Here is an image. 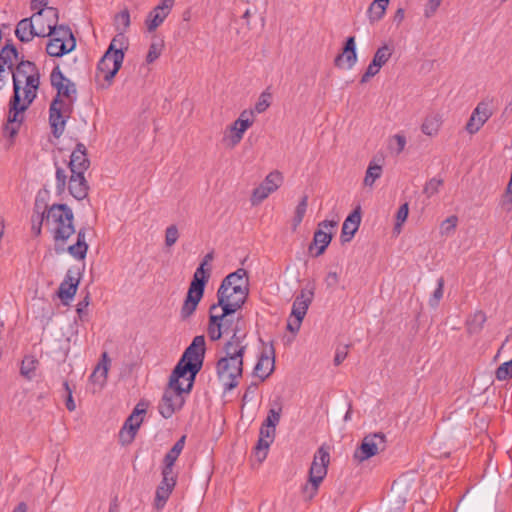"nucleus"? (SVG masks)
Returning <instances> with one entry per match:
<instances>
[{
	"label": "nucleus",
	"mask_w": 512,
	"mask_h": 512,
	"mask_svg": "<svg viewBox=\"0 0 512 512\" xmlns=\"http://www.w3.org/2000/svg\"><path fill=\"white\" fill-rule=\"evenodd\" d=\"M205 350L204 336L194 337L174 368L158 405L164 418H171L183 407L185 395L191 391L195 376L202 368Z\"/></svg>",
	"instance_id": "f257e3e1"
},
{
	"label": "nucleus",
	"mask_w": 512,
	"mask_h": 512,
	"mask_svg": "<svg viewBox=\"0 0 512 512\" xmlns=\"http://www.w3.org/2000/svg\"><path fill=\"white\" fill-rule=\"evenodd\" d=\"M10 72L13 79V96L10 101L30 106L37 97L40 85L37 66L31 61L21 60Z\"/></svg>",
	"instance_id": "f03ea898"
},
{
	"label": "nucleus",
	"mask_w": 512,
	"mask_h": 512,
	"mask_svg": "<svg viewBox=\"0 0 512 512\" xmlns=\"http://www.w3.org/2000/svg\"><path fill=\"white\" fill-rule=\"evenodd\" d=\"M248 294L247 272L240 268L224 278L217 291V303L213 305L238 311L246 302Z\"/></svg>",
	"instance_id": "7ed1b4c3"
},
{
	"label": "nucleus",
	"mask_w": 512,
	"mask_h": 512,
	"mask_svg": "<svg viewBox=\"0 0 512 512\" xmlns=\"http://www.w3.org/2000/svg\"><path fill=\"white\" fill-rule=\"evenodd\" d=\"M242 318L229 308L211 305L209 309V322L207 335L211 341H218L222 336L232 333L231 336L244 335Z\"/></svg>",
	"instance_id": "20e7f679"
},
{
	"label": "nucleus",
	"mask_w": 512,
	"mask_h": 512,
	"mask_svg": "<svg viewBox=\"0 0 512 512\" xmlns=\"http://www.w3.org/2000/svg\"><path fill=\"white\" fill-rule=\"evenodd\" d=\"M42 222L51 233L56 246H63L75 233L73 212L65 204H54L47 208L43 213Z\"/></svg>",
	"instance_id": "39448f33"
},
{
	"label": "nucleus",
	"mask_w": 512,
	"mask_h": 512,
	"mask_svg": "<svg viewBox=\"0 0 512 512\" xmlns=\"http://www.w3.org/2000/svg\"><path fill=\"white\" fill-rule=\"evenodd\" d=\"M213 260V253H207L199 267L196 269L193 280L190 283L186 299L181 308V317L187 319L196 310L204 294V288L209 279V269L205 267Z\"/></svg>",
	"instance_id": "423d86ee"
},
{
	"label": "nucleus",
	"mask_w": 512,
	"mask_h": 512,
	"mask_svg": "<svg viewBox=\"0 0 512 512\" xmlns=\"http://www.w3.org/2000/svg\"><path fill=\"white\" fill-rule=\"evenodd\" d=\"M330 454L327 448L321 446L314 454L309 469L308 482L303 487L305 497L311 500L317 493L320 484L327 475Z\"/></svg>",
	"instance_id": "0eeeda50"
},
{
	"label": "nucleus",
	"mask_w": 512,
	"mask_h": 512,
	"mask_svg": "<svg viewBox=\"0 0 512 512\" xmlns=\"http://www.w3.org/2000/svg\"><path fill=\"white\" fill-rule=\"evenodd\" d=\"M66 186L68 187L69 193L77 200H82L86 198L88 195L89 185L83 173L70 172V176H68L67 172L64 169L57 167V194H63L66 190Z\"/></svg>",
	"instance_id": "6e6552de"
},
{
	"label": "nucleus",
	"mask_w": 512,
	"mask_h": 512,
	"mask_svg": "<svg viewBox=\"0 0 512 512\" xmlns=\"http://www.w3.org/2000/svg\"><path fill=\"white\" fill-rule=\"evenodd\" d=\"M315 292V285L309 284L302 288L295 297L292 304V310L287 322V330L293 334L300 330L302 321L306 316L309 306L311 305Z\"/></svg>",
	"instance_id": "1a4fd4ad"
},
{
	"label": "nucleus",
	"mask_w": 512,
	"mask_h": 512,
	"mask_svg": "<svg viewBox=\"0 0 512 512\" xmlns=\"http://www.w3.org/2000/svg\"><path fill=\"white\" fill-rule=\"evenodd\" d=\"M50 40L46 46V52L52 57H61L73 51L76 40L68 26L60 25L55 30H49Z\"/></svg>",
	"instance_id": "9d476101"
},
{
	"label": "nucleus",
	"mask_w": 512,
	"mask_h": 512,
	"mask_svg": "<svg viewBox=\"0 0 512 512\" xmlns=\"http://www.w3.org/2000/svg\"><path fill=\"white\" fill-rule=\"evenodd\" d=\"M253 124V111L243 110L239 117L224 129L221 139L224 147L227 149L235 148L243 140L244 134Z\"/></svg>",
	"instance_id": "9b49d317"
},
{
	"label": "nucleus",
	"mask_w": 512,
	"mask_h": 512,
	"mask_svg": "<svg viewBox=\"0 0 512 512\" xmlns=\"http://www.w3.org/2000/svg\"><path fill=\"white\" fill-rule=\"evenodd\" d=\"M51 85L57 90L54 100H60L62 105L72 107L77 97L75 84L65 77L59 67H55L50 75Z\"/></svg>",
	"instance_id": "f8f14e48"
},
{
	"label": "nucleus",
	"mask_w": 512,
	"mask_h": 512,
	"mask_svg": "<svg viewBox=\"0 0 512 512\" xmlns=\"http://www.w3.org/2000/svg\"><path fill=\"white\" fill-rule=\"evenodd\" d=\"M115 45L109 46L105 54L100 59L97 66L96 77L105 81V86H109L122 66L124 53L120 51L113 52Z\"/></svg>",
	"instance_id": "ddd939ff"
},
{
	"label": "nucleus",
	"mask_w": 512,
	"mask_h": 512,
	"mask_svg": "<svg viewBox=\"0 0 512 512\" xmlns=\"http://www.w3.org/2000/svg\"><path fill=\"white\" fill-rule=\"evenodd\" d=\"M284 183V175L279 170H273L263 181L253 189L250 202L252 206L260 205L271 194L275 193Z\"/></svg>",
	"instance_id": "4468645a"
},
{
	"label": "nucleus",
	"mask_w": 512,
	"mask_h": 512,
	"mask_svg": "<svg viewBox=\"0 0 512 512\" xmlns=\"http://www.w3.org/2000/svg\"><path fill=\"white\" fill-rule=\"evenodd\" d=\"M216 368L219 379L231 390L237 386V380L242 376L243 361L238 358H218Z\"/></svg>",
	"instance_id": "2eb2a0df"
},
{
	"label": "nucleus",
	"mask_w": 512,
	"mask_h": 512,
	"mask_svg": "<svg viewBox=\"0 0 512 512\" xmlns=\"http://www.w3.org/2000/svg\"><path fill=\"white\" fill-rule=\"evenodd\" d=\"M148 403L140 401L133 409L131 415L126 419L124 426L122 427L119 437L122 444H130L140 428L144 415L146 413Z\"/></svg>",
	"instance_id": "dca6fc26"
},
{
	"label": "nucleus",
	"mask_w": 512,
	"mask_h": 512,
	"mask_svg": "<svg viewBox=\"0 0 512 512\" xmlns=\"http://www.w3.org/2000/svg\"><path fill=\"white\" fill-rule=\"evenodd\" d=\"M385 435L374 433L363 438L361 445L354 452V459L361 463L385 449Z\"/></svg>",
	"instance_id": "f3484780"
},
{
	"label": "nucleus",
	"mask_w": 512,
	"mask_h": 512,
	"mask_svg": "<svg viewBox=\"0 0 512 512\" xmlns=\"http://www.w3.org/2000/svg\"><path fill=\"white\" fill-rule=\"evenodd\" d=\"M395 51V46L392 42H384L374 53L372 61L366 68V71L361 77L360 82L366 83L372 77L377 75L381 68L390 60Z\"/></svg>",
	"instance_id": "a211bd4d"
},
{
	"label": "nucleus",
	"mask_w": 512,
	"mask_h": 512,
	"mask_svg": "<svg viewBox=\"0 0 512 512\" xmlns=\"http://www.w3.org/2000/svg\"><path fill=\"white\" fill-rule=\"evenodd\" d=\"M73 108L62 105L60 100H53L49 110V122L54 136L60 137L64 130L66 120L70 117Z\"/></svg>",
	"instance_id": "6ab92c4d"
},
{
	"label": "nucleus",
	"mask_w": 512,
	"mask_h": 512,
	"mask_svg": "<svg viewBox=\"0 0 512 512\" xmlns=\"http://www.w3.org/2000/svg\"><path fill=\"white\" fill-rule=\"evenodd\" d=\"M31 18L38 32V37H46L49 35V30H55L58 27V10L56 8H49L47 11H37Z\"/></svg>",
	"instance_id": "aec40b11"
},
{
	"label": "nucleus",
	"mask_w": 512,
	"mask_h": 512,
	"mask_svg": "<svg viewBox=\"0 0 512 512\" xmlns=\"http://www.w3.org/2000/svg\"><path fill=\"white\" fill-rule=\"evenodd\" d=\"M338 220H324L318 224V229L314 233L313 243L310 249L317 248L316 256L324 253L332 240L333 230L336 228Z\"/></svg>",
	"instance_id": "412c9836"
},
{
	"label": "nucleus",
	"mask_w": 512,
	"mask_h": 512,
	"mask_svg": "<svg viewBox=\"0 0 512 512\" xmlns=\"http://www.w3.org/2000/svg\"><path fill=\"white\" fill-rule=\"evenodd\" d=\"M492 114L493 112L488 102H479L472 111V114L465 125V130L470 135L476 134L489 120Z\"/></svg>",
	"instance_id": "4be33fe9"
},
{
	"label": "nucleus",
	"mask_w": 512,
	"mask_h": 512,
	"mask_svg": "<svg viewBox=\"0 0 512 512\" xmlns=\"http://www.w3.org/2000/svg\"><path fill=\"white\" fill-rule=\"evenodd\" d=\"M110 363L111 360L108 357V354L104 352L101 356V360L96 365L89 377V383L91 385V391L93 394L100 392L105 387Z\"/></svg>",
	"instance_id": "5701e85b"
},
{
	"label": "nucleus",
	"mask_w": 512,
	"mask_h": 512,
	"mask_svg": "<svg viewBox=\"0 0 512 512\" xmlns=\"http://www.w3.org/2000/svg\"><path fill=\"white\" fill-rule=\"evenodd\" d=\"M247 348L246 334L230 336L219 353V358L242 359Z\"/></svg>",
	"instance_id": "b1692460"
},
{
	"label": "nucleus",
	"mask_w": 512,
	"mask_h": 512,
	"mask_svg": "<svg viewBox=\"0 0 512 512\" xmlns=\"http://www.w3.org/2000/svg\"><path fill=\"white\" fill-rule=\"evenodd\" d=\"M81 273L79 269L71 268L67 271L65 279L59 286L58 296L63 302L71 300L78 289Z\"/></svg>",
	"instance_id": "393cba45"
},
{
	"label": "nucleus",
	"mask_w": 512,
	"mask_h": 512,
	"mask_svg": "<svg viewBox=\"0 0 512 512\" xmlns=\"http://www.w3.org/2000/svg\"><path fill=\"white\" fill-rule=\"evenodd\" d=\"M276 428L262 424L259 433L258 443L254 449V456L259 464L267 457L268 450L274 441Z\"/></svg>",
	"instance_id": "a878e982"
},
{
	"label": "nucleus",
	"mask_w": 512,
	"mask_h": 512,
	"mask_svg": "<svg viewBox=\"0 0 512 512\" xmlns=\"http://www.w3.org/2000/svg\"><path fill=\"white\" fill-rule=\"evenodd\" d=\"M29 106H25L22 104H14V102H9V115L7 123L4 127V134L13 138L19 131L20 124L23 120V112L28 109Z\"/></svg>",
	"instance_id": "bb28decb"
},
{
	"label": "nucleus",
	"mask_w": 512,
	"mask_h": 512,
	"mask_svg": "<svg viewBox=\"0 0 512 512\" xmlns=\"http://www.w3.org/2000/svg\"><path fill=\"white\" fill-rule=\"evenodd\" d=\"M357 60L355 38L349 37L346 40L342 53L335 58V65L340 68L351 69Z\"/></svg>",
	"instance_id": "cd10ccee"
},
{
	"label": "nucleus",
	"mask_w": 512,
	"mask_h": 512,
	"mask_svg": "<svg viewBox=\"0 0 512 512\" xmlns=\"http://www.w3.org/2000/svg\"><path fill=\"white\" fill-rule=\"evenodd\" d=\"M90 162L87 158L86 147L83 144H77L76 148L71 154L69 162L70 172H80L85 174L89 168Z\"/></svg>",
	"instance_id": "c85d7f7f"
},
{
	"label": "nucleus",
	"mask_w": 512,
	"mask_h": 512,
	"mask_svg": "<svg viewBox=\"0 0 512 512\" xmlns=\"http://www.w3.org/2000/svg\"><path fill=\"white\" fill-rule=\"evenodd\" d=\"M275 359L274 351L270 349L269 353H262L254 368V373L261 380L266 379L274 370Z\"/></svg>",
	"instance_id": "c756f323"
},
{
	"label": "nucleus",
	"mask_w": 512,
	"mask_h": 512,
	"mask_svg": "<svg viewBox=\"0 0 512 512\" xmlns=\"http://www.w3.org/2000/svg\"><path fill=\"white\" fill-rule=\"evenodd\" d=\"M361 222L360 208L355 209L344 221L342 226L341 240L349 242L357 232Z\"/></svg>",
	"instance_id": "7c9ffc66"
},
{
	"label": "nucleus",
	"mask_w": 512,
	"mask_h": 512,
	"mask_svg": "<svg viewBox=\"0 0 512 512\" xmlns=\"http://www.w3.org/2000/svg\"><path fill=\"white\" fill-rule=\"evenodd\" d=\"M15 35L21 42H30L34 37H38V32L31 17L24 18L18 22Z\"/></svg>",
	"instance_id": "2f4dec72"
},
{
	"label": "nucleus",
	"mask_w": 512,
	"mask_h": 512,
	"mask_svg": "<svg viewBox=\"0 0 512 512\" xmlns=\"http://www.w3.org/2000/svg\"><path fill=\"white\" fill-rule=\"evenodd\" d=\"M442 123L443 118L439 113L428 114L421 124V131L427 136L434 137L439 133Z\"/></svg>",
	"instance_id": "473e14b6"
},
{
	"label": "nucleus",
	"mask_w": 512,
	"mask_h": 512,
	"mask_svg": "<svg viewBox=\"0 0 512 512\" xmlns=\"http://www.w3.org/2000/svg\"><path fill=\"white\" fill-rule=\"evenodd\" d=\"M86 231L81 228L77 233V241L75 244L68 246L67 250L75 259L83 260L86 257L88 244L86 243Z\"/></svg>",
	"instance_id": "72a5a7b5"
},
{
	"label": "nucleus",
	"mask_w": 512,
	"mask_h": 512,
	"mask_svg": "<svg viewBox=\"0 0 512 512\" xmlns=\"http://www.w3.org/2000/svg\"><path fill=\"white\" fill-rule=\"evenodd\" d=\"M169 14L154 8L149 12L145 20L146 28L149 32L155 31L167 18Z\"/></svg>",
	"instance_id": "f704fd0d"
},
{
	"label": "nucleus",
	"mask_w": 512,
	"mask_h": 512,
	"mask_svg": "<svg viewBox=\"0 0 512 512\" xmlns=\"http://www.w3.org/2000/svg\"><path fill=\"white\" fill-rule=\"evenodd\" d=\"M18 60V51L12 44L5 45L0 52L1 65L8 66L9 71L14 69V62Z\"/></svg>",
	"instance_id": "c9c22d12"
},
{
	"label": "nucleus",
	"mask_w": 512,
	"mask_h": 512,
	"mask_svg": "<svg viewBox=\"0 0 512 512\" xmlns=\"http://www.w3.org/2000/svg\"><path fill=\"white\" fill-rule=\"evenodd\" d=\"M485 322H486V315L482 311L475 312L466 321L468 333H470V334L479 333L482 330Z\"/></svg>",
	"instance_id": "e433bc0d"
},
{
	"label": "nucleus",
	"mask_w": 512,
	"mask_h": 512,
	"mask_svg": "<svg viewBox=\"0 0 512 512\" xmlns=\"http://www.w3.org/2000/svg\"><path fill=\"white\" fill-rule=\"evenodd\" d=\"M383 169L380 164H377L375 161H371L367 167L365 177L363 180V184L366 187H373L375 181L379 179L382 175Z\"/></svg>",
	"instance_id": "4c0bfd02"
},
{
	"label": "nucleus",
	"mask_w": 512,
	"mask_h": 512,
	"mask_svg": "<svg viewBox=\"0 0 512 512\" xmlns=\"http://www.w3.org/2000/svg\"><path fill=\"white\" fill-rule=\"evenodd\" d=\"M271 103H272V93L269 91V89H265L259 95V97L254 105V108L248 109V110L253 111V116L255 117V114L264 113L270 107Z\"/></svg>",
	"instance_id": "58836bf2"
},
{
	"label": "nucleus",
	"mask_w": 512,
	"mask_h": 512,
	"mask_svg": "<svg viewBox=\"0 0 512 512\" xmlns=\"http://www.w3.org/2000/svg\"><path fill=\"white\" fill-rule=\"evenodd\" d=\"M387 7L388 4L374 0L368 8V18L370 23H376L380 21L384 17Z\"/></svg>",
	"instance_id": "ea45409f"
},
{
	"label": "nucleus",
	"mask_w": 512,
	"mask_h": 512,
	"mask_svg": "<svg viewBox=\"0 0 512 512\" xmlns=\"http://www.w3.org/2000/svg\"><path fill=\"white\" fill-rule=\"evenodd\" d=\"M130 13L127 9H124L117 13L113 19V25L118 34H123L127 31L130 26Z\"/></svg>",
	"instance_id": "a19ab883"
},
{
	"label": "nucleus",
	"mask_w": 512,
	"mask_h": 512,
	"mask_svg": "<svg viewBox=\"0 0 512 512\" xmlns=\"http://www.w3.org/2000/svg\"><path fill=\"white\" fill-rule=\"evenodd\" d=\"M163 50L164 41L162 39H153L145 58L146 63L152 64L155 62L161 56Z\"/></svg>",
	"instance_id": "79ce46f5"
},
{
	"label": "nucleus",
	"mask_w": 512,
	"mask_h": 512,
	"mask_svg": "<svg viewBox=\"0 0 512 512\" xmlns=\"http://www.w3.org/2000/svg\"><path fill=\"white\" fill-rule=\"evenodd\" d=\"M308 207V196H303L295 208L294 216L292 219V228L296 230L303 221L306 210Z\"/></svg>",
	"instance_id": "37998d69"
},
{
	"label": "nucleus",
	"mask_w": 512,
	"mask_h": 512,
	"mask_svg": "<svg viewBox=\"0 0 512 512\" xmlns=\"http://www.w3.org/2000/svg\"><path fill=\"white\" fill-rule=\"evenodd\" d=\"M406 143V137L403 134L398 133L389 139L388 149L391 153L399 155L405 149Z\"/></svg>",
	"instance_id": "c03bdc74"
},
{
	"label": "nucleus",
	"mask_w": 512,
	"mask_h": 512,
	"mask_svg": "<svg viewBox=\"0 0 512 512\" xmlns=\"http://www.w3.org/2000/svg\"><path fill=\"white\" fill-rule=\"evenodd\" d=\"M409 205L408 203L402 204L396 214V223L394 225V232L399 234L402 230V226L408 218Z\"/></svg>",
	"instance_id": "a18cd8bd"
},
{
	"label": "nucleus",
	"mask_w": 512,
	"mask_h": 512,
	"mask_svg": "<svg viewBox=\"0 0 512 512\" xmlns=\"http://www.w3.org/2000/svg\"><path fill=\"white\" fill-rule=\"evenodd\" d=\"M37 360L33 356H26L22 360L21 374L28 379L32 378L33 373L36 369Z\"/></svg>",
	"instance_id": "49530a36"
},
{
	"label": "nucleus",
	"mask_w": 512,
	"mask_h": 512,
	"mask_svg": "<svg viewBox=\"0 0 512 512\" xmlns=\"http://www.w3.org/2000/svg\"><path fill=\"white\" fill-rule=\"evenodd\" d=\"M458 224V218L455 215L449 216L440 225V233L443 236H450L454 233Z\"/></svg>",
	"instance_id": "de8ad7c7"
},
{
	"label": "nucleus",
	"mask_w": 512,
	"mask_h": 512,
	"mask_svg": "<svg viewBox=\"0 0 512 512\" xmlns=\"http://www.w3.org/2000/svg\"><path fill=\"white\" fill-rule=\"evenodd\" d=\"M172 491L173 490H169L164 487H157L155 500H154V507L157 510H160L165 506Z\"/></svg>",
	"instance_id": "09e8293b"
},
{
	"label": "nucleus",
	"mask_w": 512,
	"mask_h": 512,
	"mask_svg": "<svg viewBox=\"0 0 512 512\" xmlns=\"http://www.w3.org/2000/svg\"><path fill=\"white\" fill-rule=\"evenodd\" d=\"M444 293V279L440 277L437 280V288L434 290L432 296L429 299V305L432 308H436L439 305L440 300L443 297Z\"/></svg>",
	"instance_id": "8fccbe9b"
},
{
	"label": "nucleus",
	"mask_w": 512,
	"mask_h": 512,
	"mask_svg": "<svg viewBox=\"0 0 512 512\" xmlns=\"http://www.w3.org/2000/svg\"><path fill=\"white\" fill-rule=\"evenodd\" d=\"M442 184L443 181L441 179L432 178L425 184L423 192L427 197H432L438 193Z\"/></svg>",
	"instance_id": "3c124183"
},
{
	"label": "nucleus",
	"mask_w": 512,
	"mask_h": 512,
	"mask_svg": "<svg viewBox=\"0 0 512 512\" xmlns=\"http://www.w3.org/2000/svg\"><path fill=\"white\" fill-rule=\"evenodd\" d=\"M179 239V230L176 225H170L165 230V245L172 247Z\"/></svg>",
	"instance_id": "603ef678"
},
{
	"label": "nucleus",
	"mask_w": 512,
	"mask_h": 512,
	"mask_svg": "<svg viewBox=\"0 0 512 512\" xmlns=\"http://www.w3.org/2000/svg\"><path fill=\"white\" fill-rule=\"evenodd\" d=\"M512 377V359L501 364L496 370V378L498 380H507Z\"/></svg>",
	"instance_id": "864d4df0"
},
{
	"label": "nucleus",
	"mask_w": 512,
	"mask_h": 512,
	"mask_svg": "<svg viewBox=\"0 0 512 512\" xmlns=\"http://www.w3.org/2000/svg\"><path fill=\"white\" fill-rule=\"evenodd\" d=\"M281 408H271L268 412L266 420L263 422L264 425L275 427L278 425L281 418Z\"/></svg>",
	"instance_id": "5fc2aeb1"
},
{
	"label": "nucleus",
	"mask_w": 512,
	"mask_h": 512,
	"mask_svg": "<svg viewBox=\"0 0 512 512\" xmlns=\"http://www.w3.org/2000/svg\"><path fill=\"white\" fill-rule=\"evenodd\" d=\"M162 476V481L158 487H164L169 490H173L176 484V477L174 476L173 471L163 470Z\"/></svg>",
	"instance_id": "6e6d98bb"
},
{
	"label": "nucleus",
	"mask_w": 512,
	"mask_h": 512,
	"mask_svg": "<svg viewBox=\"0 0 512 512\" xmlns=\"http://www.w3.org/2000/svg\"><path fill=\"white\" fill-rule=\"evenodd\" d=\"M442 1L443 0H428L424 6V17L427 19L433 17L441 6Z\"/></svg>",
	"instance_id": "4d7b16f0"
},
{
	"label": "nucleus",
	"mask_w": 512,
	"mask_h": 512,
	"mask_svg": "<svg viewBox=\"0 0 512 512\" xmlns=\"http://www.w3.org/2000/svg\"><path fill=\"white\" fill-rule=\"evenodd\" d=\"M115 45L113 52L120 51V53H124V50L127 49V39L123 34H117L111 41L109 46Z\"/></svg>",
	"instance_id": "13d9d810"
},
{
	"label": "nucleus",
	"mask_w": 512,
	"mask_h": 512,
	"mask_svg": "<svg viewBox=\"0 0 512 512\" xmlns=\"http://www.w3.org/2000/svg\"><path fill=\"white\" fill-rule=\"evenodd\" d=\"M64 388L67 392V397H66V401H65V405H66V408L70 411V412H73L76 410V404H75V401L73 399V395H72V390L71 388L69 387V384L68 382H65L64 383Z\"/></svg>",
	"instance_id": "bf43d9fd"
},
{
	"label": "nucleus",
	"mask_w": 512,
	"mask_h": 512,
	"mask_svg": "<svg viewBox=\"0 0 512 512\" xmlns=\"http://www.w3.org/2000/svg\"><path fill=\"white\" fill-rule=\"evenodd\" d=\"M178 457L179 455L170 450L164 458L165 467L163 468V470L173 471V465Z\"/></svg>",
	"instance_id": "052dcab7"
},
{
	"label": "nucleus",
	"mask_w": 512,
	"mask_h": 512,
	"mask_svg": "<svg viewBox=\"0 0 512 512\" xmlns=\"http://www.w3.org/2000/svg\"><path fill=\"white\" fill-rule=\"evenodd\" d=\"M31 10L37 11H47L50 7H48V0H32L30 4Z\"/></svg>",
	"instance_id": "680f3d73"
},
{
	"label": "nucleus",
	"mask_w": 512,
	"mask_h": 512,
	"mask_svg": "<svg viewBox=\"0 0 512 512\" xmlns=\"http://www.w3.org/2000/svg\"><path fill=\"white\" fill-rule=\"evenodd\" d=\"M174 3L175 0H160L155 8L169 14L174 6Z\"/></svg>",
	"instance_id": "e2e57ef3"
},
{
	"label": "nucleus",
	"mask_w": 512,
	"mask_h": 512,
	"mask_svg": "<svg viewBox=\"0 0 512 512\" xmlns=\"http://www.w3.org/2000/svg\"><path fill=\"white\" fill-rule=\"evenodd\" d=\"M324 281L328 288H332L338 284L339 276H338L337 272H329L326 275Z\"/></svg>",
	"instance_id": "0e129e2a"
},
{
	"label": "nucleus",
	"mask_w": 512,
	"mask_h": 512,
	"mask_svg": "<svg viewBox=\"0 0 512 512\" xmlns=\"http://www.w3.org/2000/svg\"><path fill=\"white\" fill-rule=\"evenodd\" d=\"M185 439L186 437L182 436L170 450L175 452L177 455H180L185 445Z\"/></svg>",
	"instance_id": "69168bd1"
},
{
	"label": "nucleus",
	"mask_w": 512,
	"mask_h": 512,
	"mask_svg": "<svg viewBox=\"0 0 512 512\" xmlns=\"http://www.w3.org/2000/svg\"><path fill=\"white\" fill-rule=\"evenodd\" d=\"M185 439L186 437L182 436L170 450L175 452L177 455H180L185 445Z\"/></svg>",
	"instance_id": "338daca9"
},
{
	"label": "nucleus",
	"mask_w": 512,
	"mask_h": 512,
	"mask_svg": "<svg viewBox=\"0 0 512 512\" xmlns=\"http://www.w3.org/2000/svg\"><path fill=\"white\" fill-rule=\"evenodd\" d=\"M405 18V10L403 8H398L394 15V21L397 25H400Z\"/></svg>",
	"instance_id": "774afa93"
}]
</instances>
